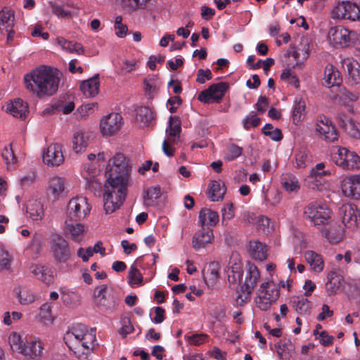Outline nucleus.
Listing matches in <instances>:
<instances>
[{"instance_id": "c85d7f7f", "label": "nucleus", "mask_w": 360, "mask_h": 360, "mask_svg": "<svg viewBox=\"0 0 360 360\" xmlns=\"http://www.w3.org/2000/svg\"><path fill=\"white\" fill-rule=\"evenodd\" d=\"M73 220L65 219L64 226V233L75 242L82 240L86 229L82 224L74 223Z\"/></svg>"}, {"instance_id": "f257e3e1", "label": "nucleus", "mask_w": 360, "mask_h": 360, "mask_svg": "<svg viewBox=\"0 0 360 360\" xmlns=\"http://www.w3.org/2000/svg\"><path fill=\"white\" fill-rule=\"evenodd\" d=\"M131 167L122 153H116L108 162L103 194L104 210L111 214L118 210L125 200L131 183Z\"/></svg>"}, {"instance_id": "5701e85b", "label": "nucleus", "mask_w": 360, "mask_h": 360, "mask_svg": "<svg viewBox=\"0 0 360 360\" xmlns=\"http://www.w3.org/2000/svg\"><path fill=\"white\" fill-rule=\"evenodd\" d=\"M340 108H345L347 112L355 113L353 103L359 99V94L351 92L345 88L340 89L339 94L334 97Z\"/></svg>"}, {"instance_id": "4be33fe9", "label": "nucleus", "mask_w": 360, "mask_h": 360, "mask_svg": "<svg viewBox=\"0 0 360 360\" xmlns=\"http://www.w3.org/2000/svg\"><path fill=\"white\" fill-rule=\"evenodd\" d=\"M44 162L50 167H58L64 162L62 146L58 143L51 144L42 154Z\"/></svg>"}, {"instance_id": "603ef678", "label": "nucleus", "mask_w": 360, "mask_h": 360, "mask_svg": "<svg viewBox=\"0 0 360 360\" xmlns=\"http://www.w3.org/2000/svg\"><path fill=\"white\" fill-rule=\"evenodd\" d=\"M1 155L7 168L8 169H13L17 162V158L14 154L11 144L5 146L1 153Z\"/></svg>"}, {"instance_id": "338daca9", "label": "nucleus", "mask_w": 360, "mask_h": 360, "mask_svg": "<svg viewBox=\"0 0 360 360\" xmlns=\"http://www.w3.org/2000/svg\"><path fill=\"white\" fill-rule=\"evenodd\" d=\"M12 257L8 251L0 248V270L8 269Z\"/></svg>"}, {"instance_id": "774afa93", "label": "nucleus", "mask_w": 360, "mask_h": 360, "mask_svg": "<svg viewBox=\"0 0 360 360\" xmlns=\"http://www.w3.org/2000/svg\"><path fill=\"white\" fill-rule=\"evenodd\" d=\"M160 195V188L156 186L149 187L145 192L143 196L144 201L146 203L148 200L157 199Z\"/></svg>"}, {"instance_id": "423d86ee", "label": "nucleus", "mask_w": 360, "mask_h": 360, "mask_svg": "<svg viewBox=\"0 0 360 360\" xmlns=\"http://www.w3.org/2000/svg\"><path fill=\"white\" fill-rule=\"evenodd\" d=\"M303 214L315 226H323L328 223L332 212L325 204L319 202H311L304 208Z\"/></svg>"}, {"instance_id": "f03ea898", "label": "nucleus", "mask_w": 360, "mask_h": 360, "mask_svg": "<svg viewBox=\"0 0 360 360\" xmlns=\"http://www.w3.org/2000/svg\"><path fill=\"white\" fill-rule=\"evenodd\" d=\"M59 82L57 70L46 65L39 66L24 76L25 89L39 98L55 94Z\"/></svg>"}, {"instance_id": "bb28decb", "label": "nucleus", "mask_w": 360, "mask_h": 360, "mask_svg": "<svg viewBox=\"0 0 360 360\" xmlns=\"http://www.w3.org/2000/svg\"><path fill=\"white\" fill-rule=\"evenodd\" d=\"M44 347L39 338H32L24 344L20 354L30 359H34L41 356Z\"/></svg>"}, {"instance_id": "b1692460", "label": "nucleus", "mask_w": 360, "mask_h": 360, "mask_svg": "<svg viewBox=\"0 0 360 360\" xmlns=\"http://www.w3.org/2000/svg\"><path fill=\"white\" fill-rule=\"evenodd\" d=\"M349 114L350 113L347 112L345 108H340L336 113V120L346 133L354 136L359 131L354 120Z\"/></svg>"}, {"instance_id": "f8f14e48", "label": "nucleus", "mask_w": 360, "mask_h": 360, "mask_svg": "<svg viewBox=\"0 0 360 360\" xmlns=\"http://www.w3.org/2000/svg\"><path fill=\"white\" fill-rule=\"evenodd\" d=\"M158 259V256L153 254L137 258L131 265L129 271L128 278L129 285L131 286L142 285L143 276L139 270V267L146 269L150 264L152 266H155Z\"/></svg>"}, {"instance_id": "20e7f679", "label": "nucleus", "mask_w": 360, "mask_h": 360, "mask_svg": "<svg viewBox=\"0 0 360 360\" xmlns=\"http://www.w3.org/2000/svg\"><path fill=\"white\" fill-rule=\"evenodd\" d=\"M330 155L332 162L343 170L354 171L360 169V157L345 147H331Z\"/></svg>"}, {"instance_id": "ddd939ff", "label": "nucleus", "mask_w": 360, "mask_h": 360, "mask_svg": "<svg viewBox=\"0 0 360 360\" xmlns=\"http://www.w3.org/2000/svg\"><path fill=\"white\" fill-rule=\"evenodd\" d=\"M94 301L97 307L104 312H112L117 306V299L106 285H101L95 289Z\"/></svg>"}, {"instance_id": "2eb2a0df", "label": "nucleus", "mask_w": 360, "mask_h": 360, "mask_svg": "<svg viewBox=\"0 0 360 360\" xmlns=\"http://www.w3.org/2000/svg\"><path fill=\"white\" fill-rule=\"evenodd\" d=\"M51 252L57 263H67L71 257L68 241L60 235H56L51 240Z\"/></svg>"}, {"instance_id": "4468645a", "label": "nucleus", "mask_w": 360, "mask_h": 360, "mask_svg": "<svg viewBox=\"0 0 360 360\" xmlns=\"http://www.w3.org/2000/svg\"><path fill=\"white\" fill-rule=\"evenodd\" d=\"M342 221L348 231L353 232L360 226V212L353 204H344L340 207Z\"/></svg>"}, {"instance_id": "f3484780", "label": "nucleus", "mask_w": 360, "mask_h": 360, "mask_svg": "<svg viewBox=\"0 0 360 360\" xmlns=\"http://www.w3.org/2000/svg\"><path fill=\"white\" fill-rule=\"evenodd\" d=\"M67 193V181L64 177L53 176L49 178L46 188V194L50 199L57 201Z\"/></svg>"}, {"instance_id": "58836bf2", "label": "nucleus", "mask_w": 360, "mask_h": 360, "mask_svg": "<svg viewBox=\"0 0 360 360\" xmlns=\"http://www.w3.org/2000/svg\"><path fill=\"white\" fill-rule=\"evenodd\" d=\"M248 248L250 255L255 259L263 261L266 259L268 249L265 244L257 240H252L250 241Z\"/></svg>"}, {"instance_id": "e2e57ef3", "label": "nucleus", "mask_w": 360, "mask_h": 360, "mask_svg": "<svg viewBox=\"0 0 360 360\" xmlns=\"http://www.w3.org/2000/svg\"><path fill=\"white\" fill-rule=\"evenodd\" d=\"M114 27L115 30V34L120 37L123 38L127 35L128 28L127 25L122 24V17L118 15L115 18Z\"/></svg>"}, {"instance_id": "6e6552de", "label": "nucleus", "mask_w": 360, "mask_h": 360, "mask_svg": "<svg viewBox=\"0 0 360 360\" xmlns=\"http://www.w3.org/2000/svg\"><path fill=\"white\" fill-rule=\"evenodd\" d=\"M259 277L260 274L257 267L254 264L248 262L245 283L241 286V293L236 297L238 304L242 305L250 300V294L254 290Z\"/></svg>"}, {"instance_id": "7c9ffc66", "label": "nucleus", "mask_w": 360, "mask_h": 360, "mask_svg": "<svg viewBox=\"0 0 360 360\" xmlns=\"http://www.w3.org/2000/svg\"><path fill=\"white\" fill-rule=\"evenodd\" d=\"M323 79L324 85L328 88L340 86L342 82L340 72L331 64L326 66Z\"/></svg>"}, {"instance_id": "6e6d98bb", "label": "nucleus", "mask_w": 360, "mask_h": 360, "mask_svg": "<svg viewBox=\"0 0 360 360\" xmlns=\"http://www.w3.org/2000/svg\"><path fill=\"white\" fill-rule=\"evenodd\" d=\"M8 343L12 350L21 352L23 347V342L20 335L16 332H12L8 336Z\"/></svg>"}, {"instance_id": "aec40b11", "label": "nucleus", "mask_w": 360, "mask_h": 360, "mask_svg": "<svg viewBox=\"0 0 360 360\" xmlns=\"http://www.w3.org/2000/svg\"><path fill=\"white\" fill-rule=\"evenodd\" d=\"M342 194L354 200L360 199V174L345 177L340 184Z\"/></svg>"}, {"instance_id": "72a5a7b5", "label": "nucleus", "mask_w": 360, "mask_h": 360, "mask_svg": "<svg viewBox=\"0 0 360 360\" xmlns=\"http://www.w3.org/2000/svg\"><path fill=\"white\" fill-rule=\"evenodd\" d=\"M309 53L310 41L308 38L303 37L296 49L292 52V56L297 60V65H301L308 58Z\"/></svg>"}, {"instance_id": "a211bd4d", "label": "nucleus", "mask_w": 360, "mask_h": 360, "mask_svg": "<svg viewBox=\"0 0 360 360\" xmlns=\"http://www.w3.org/2000/svg\"><path fill=\"white\" fill-rule=\"evenodd\" d=\"M228 87V84L225 82L214 84L199 94L198 100L205 103H209L211 101L219 103L224 97Z\"/></svg>"}, {"instance_id": "cd10ccee", "label": "nucleus", "mask_w": 360, "mask_h": 360, "mask_svg": "<svg viewBox=\"0 0 360 360\" xmlns=\"http://www.w3.org/2000/svg\"><path fill=\"white\" fill-rule=\"evenodd\" d=\"M4 108L6 112L22 120L25 119L29 112L27 103L20 98L11 101Z\"/></svg>"}, {"instance_id": "49530a36", "label": "nucleus", "mask_w": 360, "mask_h": 360, "mask_svg": "<svg viewBox=\"0 0 360 360\" xmlns=\"http://www.w3.org/2000/svg\"><path fill=\"white\" fill-rule=\"evenodd\" d=\"M321 233L330 243L336 244L342 240L345 232L342 228L331 225L328 229H322Z\"/></svg>"}, {"instance_id": "a878e982", "label": "nucleus", "mask_w": 360, "mask_h": 360, "mask_svg": "<svg viewBox=\"0 0 360 360\" xmlns=\"http://www.w3.org/2000/svg\"><path fill=\"white\" fill-rule=\"evenodd\" d=\"M14 295L20 304L27 306L34 303L39 296L33 289L25 285H19L14 288Z\"/></svg>"}, {"instance_id": "f704fd0d", "label": "nucleus", "mask_w": 360, "mask_h": 360, "mask_svg": "<svg viewBox=\"0 0 360 360\" xmlns=\"http://www.w3.org/2000/svg\"><path fill=\"white\" fill-rule=\"evenodd\" d=\"M304 257L314 272L320 273L323 270V259L321 255L317 252L313 250H307L304 253Z\"/></svg>"}, {"instance_id": "a19ab883", "label": "nucleus", "mask_w": 360, "mask_h": 360, "mask_svg": "<svg viewBox=\"0 0 360 360\" xmlns=\"http://www.w3.org/2000/svg\"><path fill=\"white\" fill-rule=\"evenodd\" d=\"M145 94L148 98H153L158 92L160 82L155 75H148L143 80Z\"/></svg>"}, {"instance_id": "4c0bfd02", "label": "nucleus", "mask_w": 360, "mask_h": 360, "mask_svg": "<svg viewBox=\"0 0 360 360\" xmlns=\"http://www.w3.org/2000/svg\"><path fill=\"white\" fill-rule=\"evenodd\" d=\"M219 220V214L217 212L208 208H202L198 216V224L202 227L209 225L215 226Z\"/></svg>"}, {"instance_id": "412c9836", "label": "nucleus", "mask_w": 360, "mask_h": 360, "mask_svg": "<svg viewBox=\"0 0 360 360\" xmlns=\"http://www.w3.org/2000/svg\"><path fill=\"white\" fill-rule=\"evenodd\" d=\"M316 131L328 142H334L338 140V134L332 122L326 116L321 115L316 121Z\"/></svg>"}, {"instance_id": "37998d69", "label": "nucleus", "mask_w": 360, "mask_h": 360, "mask_svg": "<svg viewBox=\"0 0 360 360\" xmlns=\"http://www.w3.org/2000/svg\"><path fill=\"white\" fill-rule=\"evenodd\" d=\"M343 283V279L334 271H330L328 274V281L326 283V290L328 295L336 294L341 288Z\"/></svg>"}, {"instance_id": "dca6fc26", "label": "nucleus", "mask_w": 360, "mask_h": 360, "mask_svg": "<svg viewBox=\"0 0 360 360\" xmlns=\"http://www.w3.org/2000/svg\"><path fill=\"white\" fill-rule=\"evenodd\" d=\"M123 118L119 113L111 112L103 116L100 121V129L105 136H112L121 129Z\"/></svg>"}, {"instance_id": "0e129e2a", "label": "nucleus", "mask_w": 360, "mask_h": 360, "mask_svg": "<svg viewBox=\"0 0 360 360\" xmlns=\"http://www.w3.org/2000/svg\"><path fill=\"white\" fill-rule=\"evenodd\" d=\"M227 150L228 153L225 155L224 158L229 161L233 160L238 158L242 154L243 151V148L235 144H231L229 146Z\"/></svg>"}, {"instance_id": "13d9d810", "label": "nucleus", "mask_w": 360, "mask_h": 360, "mask_svg": "<svg viewBox=\"0 0 360 360\" xmlns=\"http://www.w3.org/2000/svg\"><path fill=\"white\" fill-rule=\"evenodd\" d=\"M13 12L4 8L0 11V25H7V27L13 26Z\"/></svg>"}, {"instance_id": "a18cd8bd", "label": "nucleus", "mask_w": 360, "mask_h": 360, "mask_svg": "<svg viewBox=\"0 0 360 360\" xmlns=\"http://www.w3.org/2000/svg\"><path fill=\"white\" fill-rule=\"evenodd\" d=\"M282 188L288 193H297L300 188L297 178L292 174H284L281 177Z\"/></svg>"}, {"instance_id": "473e14b6", "label": "nucleus", "mask_w": 360, "mask_h": 360, "mask_svg": "<svg viewBox=\"0 0 360 360\" xmlns=\"http://www.w3.org/2000/svg\"><path fill=\"white\" fill-rule=\"evenodd\" d=\"M30 271L37 279L46 285H50L53 280V271L49 266L34 264L30 266Z\"/></svg>"}, {"instance_id": "c9c22d12", "label": "nucleus", "mask_w": 360, "mask_h": 360, "mask_svg": "<svg viewBox=\"0 0 360 360\" xmlns=\"http://www.w3.org/2000/svg\"><path fill=\"white\" fill-rule=\"evenodd\" d=\"M342 65L347 70L351 79L356 84L360 82V65L354 59L347 58L342 60Z\"/></svg>"}, {"instance_id": "79ce46f5", "label": "nucleus", "mask_w": 360, "mask_h": 360, "mask_svg": "<svg viewBox=\"0 0 360 360\" xmlns=\"http://www.w3.org/2000/svg\"><path fill=\"white\" fill-rule=\"evenodd\" d=\"M306 103L301 96L295 98L292 110V117L294 124H299L304 117Z\"/></svg>"}, {"instance_id": "052dcab7", "label": "nucleus", "mask_w": 360, "mask_h": 360, "mask_svg": "<svg viewBox=\"0 0 360 360\" xmlns=\"http://www.w3.org/2000/svg\"><path fill=\"white\" fill-rule=\"evenodd\" d=\"M260 123V118L257 117L254 112H251L242 120L244 129L248 130L252 127H257Z\"/></svg>"}, {"instance_id": "1a4fd4ad", "label": "nucleus", "mask_w": 360, "mask_h": 360, "mask_svg": "<svg viewBox=\"0 0 360 360\" xmlns=\"http://www.w3.org/2000/svg\"><path fill=\"white\" fill-rule=\"evenodd\" d=\"M91 205L84 196L72 198L67 205L66 219L75 221L84 219L90 212Z\"/></svg>"}, {"instance_id": "8fccbe9b", "label": "nucleus", "mask_w": 360, "mask_h": 360, "mask_svg": "<svg viewBox=\"0 0 360 360\" xmlns=\"http://www.w3.org/2000/svg\"><path fill=\"white\" fill-rule=\"evenodd\" d=\"M247 217L248 223L255 224L258 229L264 231L267 234L271 232L270 219L268 217L263 215L256 216L251 213H248Z\"/></svg>"}, {"instance_id": "ea45409f", "label": "nucleus", "mask_w": 360, "mask_h": 360, "mask_svg": "<svg viewBox=\"0 0 360 360\" xmlns=\"http://www.w3.org/2000/svg\"><path fill=\"white\" fill-rule=\"evenodd\" d=\"M219 264L217 262H211L207 269L203 271L204 281L210 288H213L219 278Z\"/></svg>"}, {"instance_id": "7ed1b4c3", "label": "nucleus", "mask_w": 360, "mask_h": 360, "mask_svg": "<svg viewBox=\"0 0 360 360\" xmlns=\"http://www.w3.org/2000/svg\"><path fill=\"white\" fill-rule=\"evenodd\" d=\"M64 340L75 356L80 360H86L96 341L94 331L89 332L82 323L73 325L65 334Z\"/></svg>"}, {"instance_id": "de8ad7c7", "label": "nucleus", "mask_w": 360, "mask_h": 360, "mask_svg": "<svg viewBox=\"0 0 360 360\" xmlns=\"http://www.w3.org/2000/svg\"><path fill=\"white\" fill-rule=\"evenodd\" d=\"M225 192L224 184L219 181H212L209 184L208 196L212 202L221 200Z\"/></svg>"}, {"instance_id": "bf43d9fd", "label": "nucleus", "mask_w": 360, "mask_h": 360, "mask_svg": "<svg viewBox=\"0 0 360 360\" xmlns=\"http://www.w3.org/2000/svg\"><path fill=\"white\" fill-rule=\"evenodd\" d=\"M263 133L273 141H278L282 139L281 131L278 128L274 129L271 124H265L263 127Z\"/></svg>"}, {"instance_id": "e433bc0d", "label": "nucleus", "mask_w": 360, "mask_h": 360, "mask_svg": "<svg viewBox=\"0 0 360 360\" xmlns=\"http://www.w3.org/2000/svg\"><path fill=\"white\" fill-rule=\"evenodd\" d=\"M90 135L83 131H76L72 137V149L76 153L84 152L88 146Z\"/></svg>"}, {"instance_id": "c03bdc74", "label": "nucleus", "mask_w": 360, "mask_h": 360, "mask_svg": "<svg viewBox=\"0 0 360 360\" xmlns=\"http://www.w3.org/2000/svg\"><path fill=\"white\" fill-rule=\"evenodd\" d=\"M59 292L61 295V300L66 306L74 307L79 304L80 296L77 292L65 287L60 288Z\"/></svg>"}, {"instance_id": "5fc2aeb1", "label": "nucleus", "mask_w": 360, "mask_h": 360, "mask_svg": "<svg viewBox=\"0 0 360 360\" xmlns=\"http://www.w3.org/2000/svg\"><path fill=\"white\" fill-rule=\"evenodd\" d=\"M51 307V304L46 302L39 308V317L44 323H51L53 320Z\"/></svg>"}, {"instance_id": "393cba45", "label": "nucleus", "mask_w": 360, "mask_h": 360, "mask_svg": "<svg viewBox=\"0 0 360 360\" xmlns=\"http://www.w3.org/2000/svg\"><path fill=\"white\" fill-rule=\"evenodd\" d=\"M214 240V234L212 229L202 227L194 234L192 240V246L195 250L205 248Z\"/></svg>"}, {"instance_id": "4d7b16f0", "label": "nucleus", "mask_w": 360, "mask_h": 360, "mask_svg": "<svg viewBox=\"0 0 360 360\" xmlns=\"http://www.w3.org/2000/svg\"><path fill=\"white\" fill-rule=\"evenodd\" d=\"M310 162L308 152L305 150H299L295 155L296 167L298 169L305 168Z\"/></svg>"}, {"instance_id": "c756f323", "label": "nucleus", "mask_w": 360, "mask_h": 360, "mask_svg": "<svg viewBox=\"0 0 360 360\" xmlns=\"http://www.w3.org/2000/svg\"><path fill=\"white\" fill-rule=\"evenodd\" d=\"M26 210L32 221L41 220L44 217V207L40 199L32 198L26 204Z\"/></svg>"}, {"instance_id": "09e8293b", "label": "nucleus", "mask_w": 360, "mask_h": 360, "mask_svg": "<svg viewBox=\"0 0 360 360\" xmlns=\"http://www.w3.org/2000/svg\"><path fill=\"white\" fill-rule=\"evenodd\" d=\"M56 44L63 50L70 53L82 54L84 53L83 46L80 44L74 43L61 37L56 39Z\"/></svg>"}, {"instance_id": "3c124183", "label": "nucleus", "mask_w": 360, "mask_h": 360, "mask_svg": "<svg viewBox=\"0 0 360 360\" xmlns=\"http://www.w3.org/2000/svg\"><path fill=\"white\" fill-rule=\"evenodd\" d=\"M293 306L297 312L300 314L308 315L311 312V303L304 297H297L293 301Z\"/></svg>"}, {"instance_id": "2f4dec72", "label": "nucleus", "mask_w": 360, "mask_h": 360, "mask_svg": "<svg viewBox=\"0 0 360 360\" xmlns=\"http://www.w3.org/2000/svg\"><path fill=\"white\" fill-rule=\"evenodd\" d=\"M100 82L98 75L81 82L80 90L86 98L94 97L99 92Z\"/></svg>"}, {"instance_id": "864d4df0", "label": "nucleus", "mask_w": 360, "mask_h": 360, "mask_svg": "<svg viewBox=\"0 0 360 360\" xmlns=\"http://www.w3.org/2000/svg\"><path fill=\"white\" fill-rule=\"evenodd\" d=\"M153 118V112L149 108L142 106L137 109L136 119L143 125L148 124Z\"/></svg>"}, {"instance_id": "9d476101", "label": "nucleus", "mask_w": 360, "mask_h": 360, "mask_svg": "<svg viewBox=\"0 0 360 360\" xmlns=\"http://www.w3.org/2000/svg\"><path fill=\"white\" fill-rule=\"evenodd\" d=\"M181 131V120L177 116H170L166 128V139L162 143V151L168 157L174 154L172 146L177 143Z\"/></svg>"}, {"instance_id": "6ab92c4d", "label": "nucleus", "mask_w": 360, "mask_h": 360, "mask_svg": "<svg viewBox=\"0 0 360 360\" xmlns=\"http://www.w3.org/2000/svg\"><path fill=\"white\" fill-rule=\"evenodd\" d=\"M330 170H324L321 173H316L314 171H310L309 174L305 179V184L308 188L312 190L326 191L330 188V184L325 176L331 175Z\"/></svg>"}, {"instance_id": "9b49d317", "label": "nucleus", "mask_w": 360, "mask_h": 360, "mask_svg": "<svg viewBox=\"0 0 360 360\" xmlns=\"http://www.w3.org/2000/svg\"><path fill=\"white\" fill-rule=\"evenodd\" d=\"M331 18L334 20H360V8L349 1H338L331 11Z\"/></svg>"}, {"instance_id": "680f3d73", "label": "nucleus", "mask_w": 360, "mask_h": 360, "mask_svg": "<svg viewBox=\"0 0 360 360\" xmlns=\"http://www.w3.org/2000/svg\"><path fill=\"white\" fill-rule=\"evenodd\" d=\"M151 0H122L124 6L135 11L139 8H144Z\"/></svg>"}, {"instance_id": "39448f33", "label": "nucleus", "mask_w": 360, "mask_h": 360, "mask_svg": "<svg viewBox=\"0 0 360 360\" xmlns=\"http://www.w3.org/2000/svg\"><path fill=\"white\" fill-rule=\"evenodd\" d=\"M328 38L335 45L342 47L352 45L358 49H360V34L340 25L331 27L328 31Z\"/></svg>"}, {"instance_id": "69168bd1", "label": "nucleus", "mask_w": 360, "mask_h": 360, "mask_svg": "<svg viewBox=\"0 0 360 360\" xmlns=\"http://www.w3.org/2000/svg\"><path fill=\"white\" fill-rule=\"evenodd\" d=\"M222 224L227 225L228 221L234 217V210L232 203L227 204L221 210Z\"/></svg>"}, {"instance_id": "0eeeda50", "label": "nucleus", "mask_w": 360, "mask_h": 360, "mask_svg": "<svg viewBox=\"0 0 360 360\" xmlns=\"http://www.w3.org/2000/svg\"><path fill=\"white\" fill-rule=\"evenodd\" d=\"M278 297L279 289L276 284L272 281L266 282L261 285L255 299V303L259 309L267 311L276 302Z\"/></svg>"}]
</instances>
